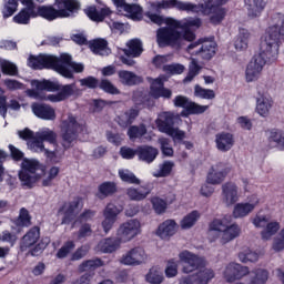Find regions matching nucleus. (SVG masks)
Instances as JSON below:
<instances>
[{
  "label": "nucleus",
  "instance_id": "1",
  "mask_svg": "<svg viewBox=\"0 0 284 284\" xmlns=\"http://www.w3.org/2000/svg\"><path fill=\"white\" fill-rule=\"evenodd\" d=\"M29 68L33 70H43V68L54 70L64 79H73L74 72H82L84 67L82 63L72 62V55L62 53L60 58L50 54H40L30 57L28 60Z\"/></svg>",
  "mask_w": 284,
  "mask_h": 284
},
{
  "label": "nucleus",
  "instance_id": "2",
  "mask_svg": "<svg viewBox=\"0 0 284 284\" xmlns=\"http://www.w3.org/2000/svg\"><path fill=\"white\" fill-rule=\"evenodd\" d=\"M33 89L27 90L28 97L31 99L47 100L51 103H59L70 99L74 92H77V83L61 85L59 82H52L50 80H33L31 81Z\"/></svg>",
  "mask_w": 284,
  "mask_h": 284
},
{
  "label": "nucleus",
  "instance_id": "3",
  "mask_svg": "<svg viewBox=\"0 0 284 284\" xmlns=\"http://www.w3.org/2000/svg\"><path fill=\"white\" fill-rule=\"evenodd\" d=\"M150 19L153 23H156V26H166L160 28L156 32L160 48H165V45L181 48L185 41H194V39H196L194 32H185L184 34H181V32H179V26L181 24L178 20L164 18L159 14H151Z\"/></svg>",
  "mask_w": 284,
  "mask_h": 284
},
{
  "label": "nucleus",
  "instance_id": "4",
  "mask_svg": "<svg viewBox=\"0 0 284 284\" xmlns=\"http://www.w3.org/2000/svg\"><path fill=\"white\" fill-rule=\"evenodd\" d=\"M281 38L284 39V14L275 13L271 18L268 28L261 38V51L270 59L278 57Z\"/></svg>",
  "mask_w": 284,
  "mask_h": 284
},
{
  "label": "nucleus",
  "instance_id": "5",
  "mask_svg": "<svg viewBox=\"0 0 284 284\" xmlns=\"http://www.w3.org/2000/svg\"><path fill=\"white\" fill-rule=\"evenodd\" d=\"M158 8H162L163 10L176 8V10L192 13L201 12V14L210 17V21L213 26H219V23L223 21V17L225 14L223 9L217 8L214 10L210 2H206L205 4H194L192 2H183L179 0H163L158 4Z\"/></svg>",
  "mask_w": 284,
  "mask_h": 284
},
{
  "label": "nucleus",
  "instance_id": "6",
  "mask_svg": "<svg viewBox=\"0 0 284 284\" xmlns=\"http://www.w3.org/2000/svg\"><path fill=\"white\" fill-rule=\"evenodd\" d=\"M214 235L213 241L217 239L221 245H227L241 236V226L236 223L229 224L227 217L216 219L210 224V236Z\"/></svg>",
  "mask_w": 284,
  "mask_h": 284
},
{
  "label": "nucleus",
  "instance_id": "7",
  "mask_svg": "<svg viewBox=\"0 0 284 284\" xmlns=\"http://www.w3.org/2000/svg\"><path fill=\"white\" fill-rule=\"evenodd\" d=\"M18 135L20 139H23L27 142V145L31 152H44L47 159H50L53 163H59L61 159H63V150L55 149L54 151H50L45 149L43 145V141L37 138L34 132L30 131V129H24L23 131H18Z\"/></svg>",
  "mask_w": 284,
  "mask_h": 284
},
{
  "label": "nucleus",
  "instance_id": "8",
  "mask_svg": "<svg viewBox=\"0 0 284 284\" xmlns=\"http://www.w3.org/2000/svg\"><path fill=\"white\" fill-rule=\"evenodd\" d=\"M61 132H62V145L65 150L72 145L73 141H77V138L81 132L85 130V126L79 121H77V116L69 114L61 122Z\"/></svg>",
  "mask_w": 284,
  "mask_h": 284
},
{
  "label": "nucleus",
  "instance_id": "9",
  "mask_svg": "<svg viewBox=\"0 0 284 284\" xmlns=\"http://www.w3.org/2000/svg\"><path fill=\"white\" fill-rule=\"evenodd\" d=\"M268 61H276V57L270 58L261 50L260 42V51L258 54H255L252 60L246 65L245 70V81L246 83H254V81H258L261 79V74H263V69L265 68V63Z\"/></svg>",
  "mask_w": 284,
  "mask_h": 284
},
{
  "label": "nucleus",
  "instance_id": "10",
  "mask_svg": "<svg viewBox=\"0 0 284 284\" xmlns=\"http://www.w3.org/2000/svg\"><path fill=\"white\" fill-rule=\"evenodd\" d=\"M155 124L160 132L168 134L173 141H183L185 139V132L172 126L174 125V114L172 112L160 113Z\"/></svg>",
  "mask_w": 284,
  "mask_h": 284
},
{
  "label": "nucleus",
  "instance_id": "11",
  "mask_svg": "<svg viewBox=\"0 0 284 284\" xmlns=\"http://www.w3.org/2000/svg\"><path fill=\"white\" fill-rule=\"evenodd\" d=\"M141 221L136 219L128 220L119 225L115 236L122 243H130V241H134L141 234Z\"/></svg>",
  "mask_w": 284,
  "mask_h": 284
},
{
  "label": "nucleus",
  "instance_id": "12",
  "mask_svg": "<svg viewBox=\"0 0 284 284\" xmlns=\"http://www.w3.org/2000/svg\"><path fill=\"white\" fill-rule=\"evenodd\" d=\"M37 170H39V161L28 159L22 161V169L19 172V179L23 187H33L34 183L39 181Z\"/></svg>",
  "mask_w": 284,
  "mask_h": 284
},
{
  "label": "nucleus",
  "instance_id": "13",
  "mask_svg": "<svg viewBox=\"0 0 284 284\" xmlns=\"http://www.w3.org/2000/svg\"><path fill=\"white\" fill-rule=\"evenodd\" d=\"M186 50L191 57H200L201 59L210 61V59L216 54V42L211 40L199 41L191 43Z\"/></svg>",
  "mask_w": 284,
  "mask_h": 284
},
{
  "label": "nucleus",
  "instance_id": "14",
  "mask_svg": "<svg viewBox=\"0 0 284 284\" xmlns=\"http://www.w3.org/2000/svg\"><path fill=\"white\" fill-rule=\"evenodd\" d=\"M126 57H132L133 59H136L140 54H143V42L141 39H131L126 42V49H120L118 52V59L124 63V65H134V60Z\"/></svg>",
  "mask_w": 284,
  "mask_h": 284
},
{
  "label": "nucleus",
  "instance_id": "15",
  "mask_svg": "<svg viewBox=\"0 0 284 284\" xmlns=\"http://www.w3.org/2000/svg\"><path fill=\"white\" fill-rule=\"evenodd\" d=\"M180 263L182 264V272L184 274H192L196 270H201L205 265V260L187 250L179 253Z\"/></svg>",
  "mask_w": 284,
  "mask_h": 284
},
{
  "label": "nucleus",
  "instance_id": "16",
  "mask_svg": "<svg viewBox=\"0 0 284 284\" xmlns=\"http://www.w3.org/2000/svg\"><path fill=\"white\" fill-rule=\"evenodd\" d=\"M274 108V99L265 90L258 88L255 97V112L262 119H267Z\"/></svg>",
  "mask_w": 284,
  "mask_h": 284
},
{
  "label": "nucleus",
  "instance_id": "17",
  "mask_svg": "<svg viewBox=\"0 0 284 284\" xmlns=\"http://www.w3.org/2000/svg\"><path fill=\"white\" fill-rule=\"evenodd\" d=\"M149 256L145 250L141 246H135L122 255L120 263L122 265H129L130 267H136L145 264Z\"/></svg>",
  "mask_w": 284,
  "mask_h": 284
},
{
  "label": "nucleus",
  "instance_id": "18",
  "mask_svg": "<svg viewBox=\"0 0 284 284\" xmlns=\"http://www.w3.org/2000/svg\"><path fill=\"white\" fill-rule=\"evenodd\" d=\"M83 210V199L74 197L71 202H67L59 210L58 215L62 216V225L70 223Z\"/></svg>",
  "mask_w": 284,
  "mask_h": 284
},
{
  "label": "nucleus",
  "instance_id": "19",
  "mask_svg": "<svg viewBox=\"0 0 284 284\" xmlns=\"http://www.w3.org/2000/svg\"><path fill=\"white\" fill-rule=\"evenodd\" d=\"M250 274V267L243 266L236 262L229 263L222 273L226 283H234V281H241Z\"/></svg>",
  "mask_w": 284,
  "mask_h": 284
},
{
  "label": "nucleus",
  "instance_id": "20",
  "mask_svg": "<svg viewBox=\"0 0 284 284\" xmlns=\"http://www.w3.org/2000/svg\"><path fill=\"white\" fill-rule=\"evenodd\" d=\"M260 203L261 199H258V195H251L247 202L235 204L232 212L233 219H245V216H250Z\"/></svg>",
  "mask_w": 284,
  "mask_h": 284
},
{
  "label": "nucleus",
  "instance_id": "21",
  "mask_svg": "<svg viewBox=\"0 0 284 284\" xmlns=\"http://www.w3.org/2000/svg\"><path fill=\"white\" fill-rule=\"evenodd\" d=\"M227 174H230V168L225 166L223 163H217L210 168L206 174V183H209V185H221Z\"/></svg>",
  "mask_w": 284,
  "mask_h": 284
},
{
  "label": "nucleus",
  "instance_id": "22",
  "mask_svg": "<svg viewBox=\"0 0 284 284\" xmlns=\"http://www.w3.org/2000/svg\"><path fill=\"white\" fill-rule=\"evenodd\" d=\"M173 103L175 108H183L187 114H203V112H207L210 109L209 105H201L183 95L175 97Z\"/></svg>",
  "mask_w": 284,
  "mask_h": 284
},
{
  "label": "nucleus",
  "instance_id": "23",
  "mask_svg": "<svg viewBox=\"0 0 284 284\" xmlns=\"http://www.w3.org/2000/svg\"><path fill=\"white\" fill-rule=\"evenodd\" d=\"M55 7L62 19L74 17L81 10V2L78 0H55Z\"/></svg>",
  "mask_w": 284,
  "mask_h": 284
},
{
  "label": "nucleus",
  "instance_id": "24",
  "mask_svg": "<svg viewBox=\"0 0 284 284\" xmlns=\"http://www.w3.org/2000/svg\"><path fill=\"white\" fill-rule=\"evenodd\" d=\"M241 194L239 193V186L234 182H226L222 185V203L224 205H234L239 202Z\"/></svg>",
  "mask_w": 284,
  "mask_h": 284
},
{
  "label": "nucleus",
  "instance_id": "25",
  "mask_svg": "<svg viewBox=\"0 0 284 284\" xmlns=\"http://www.w3.org/2000/svg\"><path fill=\"white\" fill-rule=\"evenodd\" d=\"M212 278H214V271L211 268H204L199 271L196 275L182 277L180 284H207Z\"/></svg>",
  "mask_w": 284,
  "mask_h": 284
},
{
  "label": "nucleus",
  "instance_id": "26",
  "mask_svg": "<svg viewBox=\"0 0 284 284\" xmlns=\"http://www.w3.org/2000/svg\"><path fill=\"white\" fill-rule=\"evenodd\" d=\"M176 232H179V224L176 221L166 220L158 226L155 234L162 239V241H170V239H172Z\"/></svg>",
  "mask_w": 284,
  "mask_h": 284
},
{
  "label": "nucleus",
  "instance_id": "27",
  "mask_svg": "<svg viewBox=\"0 0 284 284\" xmlns=\"http://www.w3.org/2000/svg\"><path fill=\"white\" fill-rule=\"evenodd\" d=\"M40 239H41V230L39 229V226H33L22 236L20 241L21 252H27L28 250H30V247H33V245H37Z\"/></svg>",
  "mask_w": 284,
  "mask_h": 284
},
{
  "label": "nucleus",
  "instance_id": "28",
  "mask_svg": "<svg viewBox=\"0 0 284 284\" xmlns=\"http://www.w3.org/2000/svg\"><path fill=\"white\" fill-rule=\"evenodd\" d=\"M165 81L164 77L156 78L151 82L150 94L153 99H170L172 97V91L163 88V82Z\"/></svg>",
  "mask_w": 284,
  "mask_h": 284
},
{
  "label": "nucleus",
  "instance_id": "29",
  "mask_svg": "<svg viewBox=\"0 0 284 284\" xmlns=\"http://www.w3.org/2000/svg\"><path fill=\"white\" fill-rule=\"evenodd\" d=\"M215 146L220 152H230L234 148V134L221 132L215 135Z\"/></svg>",
  "mask_w": 284,
  "mask_h": 284
},
{
  "label": "nucleus",
  "instance_id": "30",
  "mask_svg": "<svg viewBox=\"0 0 284 284\" xmlns=\"http://www.w3.org/2000/svg\"><path fill=\"white\" fill-rule=\"evenodd\" d=\"M32 112L38 116V119H42L43 121H54L57 119V111L54 108L48 104H32Z\"/></svg>",
  "mask_w": 284,
  "mask_h": 284
},
{
  "label": "nucleus",
  "instance_id": "31",
  "mask_svg": "<svg viewBox=\"0 0 284 284\" xmlns=\"http://www.w3.org/2000/svg\"><path fill=\"white\" fill-rule=\"evenodd\" d=\"M136 156L144 163H153L159 156V149L150 145H140L136 148Z\"/></svg>",
  "mask_w": 284,
  "mask_h": 284
},
{
  "label": "nucleus",
  "instance_id": "32",
  "mask_svg": "<svg viewBox=\"0 0 284 284\" xmlns=\"http://www.w3.org/2000/svg\"><path fill=\"white\" fill-rule=\"evenodd\" d=\"M123 242L119 241V236L115 235V239L109 237L100 241L98 243V252H103L104 254H112V252H116Z\"/></svg>",
  "mask_w": 284,
  "mask_h": 284
},
{
  "label": "nucleus",
  "instance_id": "33",
  "mask_svg": "<svg viewBox=\"0 0 284 284\" xmlns=\"http://www.w3.org/2000/svg\"><path fill=\"white\" fill-rule=\"evenodd\" d=\"M270 273L263 268L248 270L246 284H266Z\"/></svg>",
  "mask_w": 284,
  "mask_h": 284
},
{
  "label": "nucleus",
  "instance_id": "34",
  "mask_svg": "<svg viewBox=\"0 0 284 284\" xmlns=\"http://www.w3.org/2000/svg\"><path fill=\"white\" fill-rule=\"evenodd\" d=\"M89 48L94 54H100V57H108V54L111 52L110 48H108V41H105V39L92 40L89 43Z\"/></svg>",
  "mask_w": 284,
  "mask_h": 284
},
{
  "label": "nucleus",
  "instance_id": "35",
  "mask_svg": "<svg viewBox=\"0 0 284 284\" xmlns=\"http://www.w3.org/2000/svg\"><path fill=\"white\" fill-rule=\"evenodd\" d=\"M118 77L120 79V83H122V85H136L138 83H141V77L136 75V73L132 72V71H119L118 72Z\"/></svg>",
  "mask_w": 284,
  "mask_h": 284
},
{
  "label": "nucleus",
  "instance_id": "36",
  "mask_svg": "<svg viewBox=\"0 0 284 284\" xmlns=\"http://www.w3.org/2000/svg\"><path fill=\"white\" fill-rule=\"evenodd\" d=\"M87 17L91 19V21H103L108 14H110L112 11H110V8H102L101 10H98L97 7H89L84 10Z\"/></svg>",
  "mask_w": 284,
  "mask_h": 284
},
{
  "label": "nucleus",
  "instance_id": "37",
  "mask_svg": "<svg viewBox=\"0 0 284 284\" xmlns=\"http://www.w3.org/2000/svg\"><path fill=\"white\" fill-rule=\"evenodd\" d=\"M38 14H39V17L47 19V21H54V19H62L61 11L59 10V8L54 9V7H52V6L39 7Z\"/></svg>",
  "mask_w": 284,
  "mask_h": 284
},
{
  "label": "nucleus",
  "instance_id": "38",
  "mask_svg": "<svg viewBox=\"0 0 284 284\" xmlns=\"http://www.w3.org/2000/svg\"><path fill=\"white\" fill-rule=\"evenodd\" d=\"M281 230V222L273 220L266 223V226L262 230L261 236L263 241H270L272 236H275V234H278V231Z\"/></svg>",
  "mask_w": 284,
  "mask_h": 284
},
{
  "label": "nucleus",
  "instance_id": "39",
  "mask_svg": "<svg viewBox=\"0 0 284 284\" xmlns=\"http://www.w3.org/2000/svg\"><path fill=\"white\" fill-rule=\"evenodd\" d=\"M248 43H250V31L245 29L240 30L234 41L235 50H237V52H243L247 50Z\"/></svg>",
  "mask_w": 284,
  "mask_h": 284
},
{
  "label": "nucleus",
  "instance_id": "40",
  "mask_svg": "<svg viewBox=\"0 0 284 284\" xmlns=\"http://www.w3.org/2000/svg\"><path fill=\"white\" fill-rule=\"evenodd\" d=\"M180 26L178 27V32L180 34H185V32L190 31V28H201V19L199 18H186L182 21H179Z\"/></svg>",
  "mask_w": 284,
  "mask_h": 284
},
{
  "label": "nucleus",
  "instance_id": "41",
  "mask_svg": "<svg viewBox=\"0 0 284 284\" xmlns=\"http://www.w3.org/2000/svg\"><path fill=\"white\" fill-rule=\"evenodd\" d=\"M116 192V184L114 182H103L98 187L97 196L98 199H108V196H112Z\"/></svg>",
  "mask_w": 284,
  "mask_h": 284
},
{
  "label": "nucleus",
  "instance_id": "42",
  "mask_svg": "<svg viewBox=\"0 0 284 284\" xmlns=\"http://www.w3.org/2000/svg\"><path fill=\"white\" fill-rule=\"evenodd\" d=\"M199 219H201V213L199 211H192L181 220L180 227L182 230H191V227L196 225Z\"/></svg>",
  "mask_w": 284,
  "mask_h": 284
},
{
  "label": "nucleus",
  "instance_id": "43",
  "mask_svg": "<svg viewBox=\"0 0 284 284\" xmlns=\"http://www.w3.org/2000/svg\"><path fill=\"white\" fill-rule=\"evenodd\" d=\"M36 139H39L40 141H47V143H50L51 145H54L57 148V133L49 128H44L36 133Z\"/></svg>",
  "mask_w": 284,
  "mask_h": 284
},
{
  "label": "nucleus",
  "instance_id": "44",
  "mask_svg": "<svg viewBox=\"0 0 284 284\" xmlns=\"http://www.w3.org/2000/svg\"><path fill=\"white\" fill-rule=\"evenodd\" d=\"M150 194V189L141 186L140 189L129 187L126 190V195L131 201H143L148 199Z\"/></svg>",
  "mask_w": 284,
  "mask_h": 284
},
{
  "label": "nucleus",
  "instance_id": "45",
  "mask_svg": "<svg viewBox=\"0 0 284 284\" xmlns=\"http://www.w3.org/2000/svg\"><path fill=\"white\" fill-rule=\"evenodd\" d=\"M163 280V271L159 266L151 267L145 275V281L150 284H161Z\"/></svg>",
  "mask_w": 284,
  "mask_h": 284
},
{
  "label": "nucleus",
  "instance_id": "46",
  "mask_svg": "<svg viewBox=\"0 0 284 284\" xmlns=\"http://www.w3.org/2000/svg\"><path fill=\"white\" fill-rule=\"evenodd\" d=\"M120 12H124V17H129L130 19H133V21H136L141 19L143 10L138 4L125 3Z\"/></svg>",
  "mask_w": 284,
  "mask_h": 284
},
{
  "label": "nucleus",
  "instance_id": "47",
  "mask_svg": "<svg viewBox=\"0 0 284 284\" xmlns=\"http://www.w3.org/2000/svg\"><path fill=\"white\" fill-rule=\"evenodd\" d=\"M121 212H123V206L121 203L113 201L106 204L105 209L103 210V216L118 220V216L121 214Z\"/></svg>",
  "mask_w": 284,
  "mask_h": 284
},
{
  "label": "nucleus",
  "instance_id": "48",
  "mask_svg": "<svg viewBox=\"0 0 284 284\" xmlns=\"http://www.w3.org/2000/svg\"><path fill=\"white\" fill-rule=\"evenodd\" d=\"M118 174L123 183H129L130 185H141V180L128 169H120Z\"/></svg>",
  "mask_w": 284,
  "mask_h": 284
},
{
  "label": "nucleus",
  "instance_id": "49",
  "mask_svg": "<svg viewBox=\"0 0 284 284\" xmlns=\"http://www.w3.org/2000/svg\"><path fill=\"white\" fill-rule=\"evenodd\" d=\"M136 116H139V109H130L129 111L119 116L118 123L119 125H121V128H128V125H131V123H133Z\"/></svg>",
  "mask_w": 284,
  "mask_h": 284
},
{
  "label": "nucleus",
  "instance_id": "50",
  "mask_svg": "<svg viewBox=\"0 0 284 284\" xmlns=\"http://www.w3.org/2000/svg\"><path fill=\"white\" fill-rule=\"evenodd\" d=\"M258 258H261V255L250 248H243L239 253V260L241 261V263H256Z\"/></svg>",
  "mask_w": 284,
  "mask_h": 284
},
{
  "label": "nucleus",
  "instance_id": "51",
  "mask_svg": "<svg viewBox=\"0 0 284 284\" xmlns=\"http://www.w3.org/2000/svg\"><path fill=\"white\" fill-rule=\"evenodd\" d=\"M265 6H267V0H253V6L248 9V17L252 19L261 17V13L265 10Z\"/></svg>",
  "mask_w": 284,
  "mask_h": 284
},
{
  "label": "nucleus",
  "instance_id": "52",
  "mask_svg": "<svg viewBox=\"0 0 284 284\" xmlns=\"http://www.w3.org/2000/svg\"><path fill=\"white\" fill-rule=\"evenodd\" d=\"M194 97L197 99H205L207 101H212V99H216V93L212 89H204L201 85L196 84L194 87Z\"/></svg>",
  "mask_w": 284,
  "mask_h": 284
},
{
  "label": "nucleus",
  "instance_id": "53",
  "mask_svg": "<svg viewBox=\"0 0 284 284\" xmlns=\"http://www.w3.org/2000/svg\"><path fill=\"white\" fill-rule=\"evenodd\" d=\"M103 265H105V263L100 258L88 260L80 264L79 272H92L97 270V267H103Z\"/></svg>",
  "mask_w": 284,
  "mask_h": 284
},
{
  "label": "nucleus",
  "instance_id": "54",
  "mask_svg": "<svg viewBox=\"0 0 284 284\" xmlns=\"http://www.w3.org/2000/svg\"><path fill=\"white\" fill-rule=\"evenodd\" d=\"M59 172H61V169L59 166H52L43 175L42 179V185L43 187H50L52 185V180L57 179L59 176Z\"/></svg>",
  "mask_w": 284,
  "mask_h": 284
},
{
  "label": "nucleus",
  "instance_id": "55",
  "mask_svg": "<svg viewBox=\"0 0 284 284\" xmlns=\"http://www.w3.org/2000/svg\"><path fill=\"white\" fill-rule=\"evenodd\" d=\"M173 169H174V162L164 161L162 164H160L159 171L154 173L153 176H155L156 179H161L163 176H170Z\"/></svg>",
  "mask_w": 284,
  "mask_h": 284
},
{
  "label": "nucleus",
  "instance_id": "56",
  "mask_svg": "<svg viewBox=\"0 0 284 284\" xmlns=\"http://www.w3.org/2000/svg\"><path fill=\"white\" fill-rule=\"evenodd\" d=\"M31 17H36L34 11L22 9L16 17H13V21L14 23L27 26V23H30Z\"/></svg>",
  "mask_w": 284,
  "mask_h": 284
},
{
  "label": "nucleus",
  "instance_id": "57",
  "mask_svg": "<svg viewBox=\"0 0 284 284\" xmlns=\"http://www.w3.org/2000/svg\"><path fill=\"white\" fill-rule=\"evenodd\" d=\"M270 141L275 143L281 150H284V131L278 129L272 130L270 132Z\"/></svg>",
  "mask_w": 284,
  "mask_h": 284
},
{
  "label": "nucleus",
  "instance_id": "58",
  "mask_svg": "<svg viewBox=\"0 0 284 284\" xmlns=\"http://www.w3.org/2000/svg\"><path fill=\"white\" fill-rule=\"evenodd\" d=\"M0 67H1L2 73L9 77H17V74H19V69L17 68V64L8 60L1 61Z\"/></svg>",
  "mask_w": 284,
  "mask_h": 284
},
{
  "label": "nucleus",
  "instance_id": "59",
  "mask_svg": "<svg viewBox=\"0 0 284 284\" xmlns=\"http://www.w3.org/2000/svg\"><path fill=\"white\" fill-rule=\"evenodd\" d=\"M158 143L160 144V150L163 156H174V149L172 148V144H170L168 138H160Z\"/></svg>",
  "mask_w": 284,
  "mask_h": 284
},
{
  "label": "nucleus",
  "instance_id": "60",
  "mask_svg": "<svg viewBox=\"0 0 284 284\" xmlns=\"http://www.w3.org/2000/svg\"><path fill=\"white\" fill-rule=\"evenodd\" d=\"M201 72V67L196 63V60L192 59L189 65V73L184 79V83H190Z\"/></svg>",
  "mask_w": 284,
  "mask_h": 284
},
{
  "label": "nucleus",
  "instance_id": "61",
  "mask_svg": "<svg viewBox=\"0 0 284 284\" xmlns=\"http://www.w3.org/2000/svg\"><path fill=\"white\" fill-rule=\"evenodd\" d=\"M148 129L145 125L141 124L140 126H131L128 131V136L131 139V141H134V139H141L144 134H146Z\"/></svg>",
  "mask_w": 284,
  "mask_h": 284
},
{
  "label": "nucleus",
  "instance_id": "62",
  "mask_svg": "<svg viewBox=\"0 0 284 284\" xmlns=\"http://www.w3.org/2000/svg\"><path fill=\"white\" fill-rule=\"evenodd\" d=\"M151 203L155 214H163L168 210V202L161 197H153Z\"/></svg>",
  "mask_w": 284,
  "mask_h": 284
},
{
  "label": "nucleus",
  "instance_id": "63",
  "mask_svg": "<svg viewBox=\"0 0 284 284\" xmlns=\"http://www.w3.org/2000/svg\"><path fill=\"white\" fill-rule=\"evenodd\" d=\"M163 72L172 75L183 74V72H185V65L179 64V63L166 64V65H163Z\"/></svg>",
  "mask_w": 284,
  "mask_h": 284
},
{
  "label": "nucleus",
  "instance_id": "64",
  "mask_svg": "<svg viewBox=\"0 0 284 284\" xmlns=\"http://www.w3.org/2000/svg\"><path fill=\"white\" fill-rule=\"evenodd\" d=\"M17 225H19L20 227H28V225H30V213L28 212V210H20V214L17 220Z\"/></svg>",
  "mask_w": 284,
  "mask_h": 284
}]
</instances>
